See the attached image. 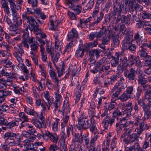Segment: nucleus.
Instances as JSON below:
<instances>
[{"instance_id":"nucleus-21","label":"nucleus","mask_w":151,"mask_h":151,"mask_svg":"<svg viewBox=\"0 0 151 151\" xmlns=\"http://www.w3.org/2000/svg\"><path fill=\"white\" fill-rule=\"evenodd\" d=\"M55 51L56 52L55 54L53 53L51 54V60L55 65V63L57 62L60 56V53H61V52H60L59 51Z\"/></svg>"},{"instance_id":"nucleus-27","label":"nucleus","mask_w":151,"mask_h":151,"mask_svg":"<svg viewBox=\"0 0 151 151\" xmlns=\"http://www.w3.org/2000/svg\"><path fill=\"white\" fill-rule=\"evenodd\" d=\"M138 58L133 55H131L129 59L128 62V66L129 67H131L135 63H136V60Z\"/></svg>"},{"instance_id":"nucleus-23","label":"nucleus","mask_w":151,"mask_h":151,"mask_svg":"<svg viewBox=\"0 0 151 151\" xmlns=\"http://www.w3.org/2000/svg\"><path fill=\"white\" fill-rule=\"evenodd\" d=\"M96 38L101 40L106 36V29H101L99 32H96Z\"/></svg>"},{"instance_id":"nucleus-26","label":"nucleus","mask_w":151,"mask_h":151,"mask_svg":"<svg viewBox=\"0 0 151 151\" xmlns=\"http://www.w3.org/2000/svg\"><path fill=\"white\" fill-rule=\"evenodd\" d=\"M55 18L54 16H51L50 19V27L49 28V29L50 30H55L56 29V26H55L57 23L53 19Z\"/></svg>"},{"instance_id":"nucleus-54","label":"nucleus","mask_w":151,"mask_h":151,"mask_svg":"<svg viewBox=\"0 0 151 151\" xmlns=\"http://www.w3.org/2000/svg\"><path fill=\"white\" fill-rule=\"evenodd\" d=\"M141 118L142 115L141 114L136 117L134 121V124L135 126H138L141 123L140 121L141 120Z\"/></svg>"},{"instance_id":"nucleus-12","label":"nucleus","mask_w":151,"mask_h":151,"mask_svg":"<svg viewBox=\"0 0 151 151\" xmlns=\"http://www.w3.org/2000/svg\"><path fill=\"white\" fill-rule=\"evenodd\" d=\"M78 35L77 30L73 28L71 31L68 33L67 40L69 41L72 40L74 38H77Z\"/></svg>"},{"instance_id":"nucleus-57","label":"nucleus","mask_w":151,"mask_h":151,"mask_svg":"<svg viewBox=\"0 0 151 151\" xmlns=\"http://www.w3.org/2000/svg\"><path fill=\"white\" fill-rule=\"evenodd\" d=\"M13 55L16 58L17 61L19 63V64L22 63L23 60L21 58V56L19 55L17 52H14L13 53Z\"/></svg>"},{"instance_id":"nucleus-38","label":"nucleus","mask_w":151,"mask_h":151,"mask_svg":"<svg viewBox=\"0 0 151 151\" xmlns=\"http://www.w3.org/2000/svg\"><path fill=\"white\" fill-rule=\"evenodd\" d=\"M129 139L131 142H133L137 141L139 137V136L136 133H133L132 134L129 135L128 136Z\"/></svg>"},{"instance_id":"nucleus-25","label":"nucleus","mask_w":151,"mask_h":151,"mask_svg":"<svg viewBox=\"0 0 151 151\" xmlns=\"http://www.w3.org/2000/svg\"><path fill=\"white\" fill-rule=\"evenodd\" d=\"M143 110L145 112V115L143 118V121L150 118H151V112L150 108H147V107L145 108Z\"/></svg>"},{"instance_id":"nucleus-9","label":"nucleus","mask_w":151,"mask_h":151,"mask_svg":"<svg viewBox=\"0 0 151 151\" xmlns=\"http://www.w3.org/2000/svg\"><path fill=\"white\" fill-rule=\"evenodd\" d=\"M42 96L45 98V100L44 101L48 109H49L52 104V102L51 101L49 92L48 91L44 92L42 93Z\"/></svg>"},{"instance_id":"nucleus-19","label":"nucleus","mask_w":151,"mask_h":151,"mask_svg":"<svg viewBox=\"0 0 151 151\" xmlns=\"http://www.w3.org/2000/svg\"><path fill=\"white\" fill-rule=\"evenodd\" d=\"M54 37L55 38V47L56 49L55 51H59L60 52H61V49L62 47L61 44L58 40V36L57 35H54Z\"/></svg>"},{"instance_id":"nucleus-58","label":"nucleus","mask_w":151,"mask_h":151,"mask_svg":"<svg viewBox=\"0 0 151 151\" xmlns=\"http://www.w3.org/2000/svg\"><path fill=\"white\" fill-rule=\"evenodd\" d=\"M124 55L122 53H119V52H116L115 53V55L113 57L115 58V59L117 60L119 62L121 60L122 56H123Z\"/></svg>"},{"instance_id":"nucleus-50","label":"nucleus","mask_w":151,"mask_h":151,"mask_svg":"<svg viewBox=\"0 0 151 151\" xmlns=\"http://www.w3.org/2000/svg\"><path fill=\"white\" fill-rule=\"evenodd\" d=\"M72 79L71 80V86H78L79 84L78 83V79L77 77H76V78L75 77H74V78L73 77H72Z\"/></svg>"},{"instance_id":"nucleus-29","label":"nucleus","mask_w":151,"mask_h":151,"mask_svg":"<svg viewBox=\"0 0 151 151\" xmlns=\"http://www.w3.org/2000/svg\"><path fill=\"white\" fill-rule=\"evenodd\" d=\"M145 75H140L138 76V82L139 84H140L141 85H145L147 83V80L145 78Z\"/></svg>"},{"instance_id":"nucleus-46","label":"nucleus","mask_w":151,"mask_h":151,"mask_svg":"<svg viewBox=\"0 0 151 151\" xmlns=\"http://www.w3.org/2000/svg\"><path fill=\"white\" fill-rule=\"evenodd\" d=\"M59 121V119H56L55 121L52 124V129L55 132H57L58 131Z\"/></svg>"},{"instance_id":"nucleus-14","label":"nucleus","mask_w":151,"mask_h":151,"mask_svg":"<svg viewBox=\"0 0 151 151\" xmlns=\"http://www.w3.org/2000/svg\"><path fill=\"white\" fill-rule=\"evenodd\" d=\"M70 109L69 104L68 103V101H65L62 108L61 112L63 115L64 114H70Z\"/></svg>"},{"instance_id":"nucleus-17","label":"nucleus","mask_w":151,"mask_h":151,"mask_svg":"<svg viewBox=\"0 0 151 151\" xmlns=\"http://www.w3.org/2000/svg\"><path fill=\"white\" fill-rule=\"evenodd\" d=\"M22 140V136L19 134H16L14 133L13 134L12 140H13L15 141L18 145H19L20 144Z\"/></svg>"},{"instance_id":"nucleus-59","label":"nucleus","mask_w":151,"mask_h":151,"mask_svg":"<svg viewBox=\"0 0 151 151\" xmlns=\"http://www.w3.org/2000/svg\"><path fill=\"white\" fill-rule=\"evenodd\" d=\"M110 39V35H107L106 37L103 38V39L102 40V42L103 44H104V45L108 44Z\"/></svg>"},{"instance_id":"nucleus-56","label":"nucleus","mask_w":151,"mask_h":151,"mask_svg":"<svg viewBox=\"0 0 151 151\" xmlns=\"http://www.w3.org/2000/svg\"><path fill=\"white\" fill-rule=\"evenodd\" d=\"M121 20L122 22L125 23L128 25L130 23L129 17H126L125 16H122Z\"/></svg>"},{"instance_id":"nucleus-33","label":"nucleus","mask_w":151,"mask_h":151,"mask_svg":"<svg viewBox=\"0 0 151 151\" xmlns=\"http://www.w3.org/2000/svg\"><path fill=\"white\" fill-rule=\"evenodd\" d=\"M18 115L20 117V119H18L19 121H29V119L28 116L24 112H21Z\"/></svg>"},{"instance_id":"nucleus-51","label":"nucleus","mask_w":151,"mask_h":151,"mask_svg":"<svg viewBox=\"0 0 151 151\" xmlns=\"http://www.w3.org/2000/svg\"><path fill=\"white\" fill-rule=\"evenodd\" d=\"M71 41L66 45L65 50L64 51L68 52L71 50L72 47L74 46L73 41L72 40Z\"/></svg>"},{"instance_id":"nucleus-40","label":"nucleus","mask_w":151,"mask_h":151,"mask_svg":"<svg viewBox=\"0 0 151 151\" xmlns=\"http://www.w3.org/2000/svg\"><path fill=\"white\" fill-rule=\"evenodd\" d=\"M81 142L84 145H88L89 142V137L86 134H83Z\"/></svg>"},{"instance_id":"nucleus-44","label":"nucleus","mask_w":151,"mask_h":151,"mask_svg":"<svg viewBox=\"0 0 151 151\" xmlns=\"http://www.w3.org/2000/svg\"><path fill=\"white\" fill-rule=\"evenodd\" d=\"M116 35H113L112 36L111 39L113 42L112 44H113L115 46H118L119 44V41Z\"/></svg>"},{"instance_id":"nucleus-35","label":"nucleus","mask_w":151,"mask_h":151,"mask_svg":"<svg viewBox=\"0 0 151 151\" xmlns=\"http://www.w3.org/2000/svg\"><path fill=\"white\" fill-rule=\"evenodd\" d=\"M115 92L113 93L111 96V103H115V101L116 100L115 98H117L121 93V91L119 89L118 90H116Z\"/></svg>"},{"instance_id":"nucleus-48","label":"nucleus","mask_w":151,"mask_h":151,"mask_svg":"<svg viewBox=\"0 0 151 151\" xmlns=\"http://www.w3.org/2000/svg\"><path fill=\"white\" fill-rule=\"evenodd\" d=\"M98 136L96 135L94 137L92 138L90 142V146L93 147V150L94 151L95 149V143L96 141L97 138Z\"/></svg>"},{"instance_id":"nucleus-6","label":"nucleus","mask_w":151,"mask_h":151,"mask_svg":"<svg viewBox=\"0 0 151 151\" xmlns=\"http://www.w3.org/2000/svg\"><path fill=\"white\" fill-rule=\"evenodd\" d=\"M129 118L127 117H121L119 119V121L117 122L116 125V127L120 124V127H124V130H127L129 129L128 125L129 124V121H127L128 120Z\"/></svg>"},{"instance_id":"nucleus-31","label":"nucleus","mask_w":151,"mask_h":151,"mask_svg":"<svg viewBox=\"0 0 151 151\" xmlns=\"http://www.w3.org/2000/svg\"><path fill=\"white\" fill-rule=\"evenodd\" d=\"M131 96L128 95L126 93L124 92L123 93L119 96L118 99H120L122 102L126 101L128 99L131 98Z\"/></svg>"},{"instance_id":"nucleus-63","label":"nucleus","mask_w":151,"mask_h":151,"mask_svg":"<svg viewBox=\"0 0 151 151\" xmlns=\"http://www.w3.org/2000/svg\"><path fill=\"white\" fill-rule=\"evenodd\" d=\"M121 60L120 61L121 62H122V64H123L126 66L128 65V60L127 58L124 56V55L123 56H122Z\"/></svg>"},{"instance_id":"nucleus-18","label":"nucleus","mask_w":151,"mask_h":151,"mask_svg":"<svg viewBox=\"0 0 151 151\" xmlns=\"http://www.w3.org/2000/svg\"><path fill=\"white\" fill-rule=\"evenodd\" d=\"M18 67L24 73H25V78L26 79L28 78V75L29 74V71L27 69V67L24 65L23 63L18 64L17 65Z\"/></svg>"},{"instance_id":"nucleus-22","label":"nucleus","mask_w":151,"mask_h":151,"mask_svg":"<svg viewBox=\"0 0 151 151\" xmlns=\"http://www.w3.org/2000/svg\"><path fill=\"white\" fill-rule=\"evenodd\" d=\"M81 45H79L78 48L76 51L75 55L77 57L82 58L84 55L85 51L83 48H81Z\"/></svg>"},{"instance_id":"nucleus-37","label":"nucleus","mask_w":151,"mask_h":151,"mask_svg":"<svg viewBox=\"0 0 151 151\" xmlns=\"http://www.w3.org/2000/svg\"><path fill=\"white\" fill-rule=\"evenodd\" d=\"M81 88H77L76 89L75 93V95L76 96L75 100L76 102H78L80 100V98L81 96Z\"/></svg>"},{"instance_id":"nucleus-7","label":"nucleus","mask_w":151,"mask_h":151,"mask_svg":"<svg viewBox=\"0 0 151 151\" xmlns=\"http://www.w3.org/2000/svg\"><path fill=\"white\" fill-rule=\"evenodd\" d=\"M139 2L137 1V2L136 0H125V12H126L128 7L129 6V9L131 12V11L132 12L133 9L135 8Z\"/></svg>"},{"instance_id":"nucleus-39","label":"nucleus","mask_w":151,"mask_h":151,"mask_svg":"<svg viewBox=\"0 0 151 151\" xmlns=\"http://www.w3.org/2000/svg\"><path fill=\"white\" fill-rule=\"evenodd\" d=\"M113 116L115 117H116L117 119H118V116H120L122 115V113L120 111L118 108H116L114 109V111L112 113Z\"/></svg>"},{"instance_id":"nucleus-2","label":"nucleus","mask_w":151,"mask_h":151,"mask_svg":"<svg viewBox=\"0 0 151 151\" xmlns=\"http://www.w3.org/2000/svg\"><path fill=\"white\" fill-rule=\"evenodd\" d=\"M105 59L103 58L97 62L96 63V67L97 68L102 65L99 70V73L101 74V77L102 78L108 75L109 72L108 70L110 69V65L106 63L105 62Z\"/></svg>"},{"instance_id":"nucleus-8","label":"nucleus","mask_w":151,"mask_h":151,"mask_svg":"<svg viewBox=\"0 0 151 151\" xmlns=\"http://www.w3.org/2000/svg\"><path fill=\"white\" fill-rule=\"evenodd\" d=\"M23 39L22 41V43L23 44L24 47L27 48H29V45L32 43L33 38H29V34L27 30L23 35Z\"/></svg>"},{"instance_id":"nucleus-24","label":"nucleus","mask_w":151,"mask_h":151,"mask_svg":"<svg viewBox=\"0 0 151 151\" xmlns=\"http://www.w3.org/2000/svg\"><path fill=\"white\" fill-rule=\"evenodd\" d=\"M22 44H19L14 47V50L17 51L15 52H17L18 54L21 56H22V55L24 53V51L22 48Z\"/></svg>"},{"instance_id":"nucleus-10","label":"nucleus","mask_w":151,"mask_h":151,"mask_svg":"<svg viewBox=\"0 0 151 151\" xmlns=\"http://www.w3.org/2000/svg\"><path fill=\"white\" fill-rule=\"evenodd\" d=\"M43 135L44 136L47 137L52 142L56 143L57 142L58 137L56 134L47 131L45 132Z\"/></svg>"},{"instance_id":"nucleus-34","label":"nucleus","mask_w":151,"mask_h":151,"mask_svg":"<svg viewBox=\"0 0 151 151\" xmlns=\"http://www.w3.org/2000/svg\"><path fill=\"white\" fill-rule=\"evenodd\" d=\"M24 111L27 114L33 116H35V114H36L38 116L37 113L35 111H33L32 109H31L27 107L26 106L24 107Z\"/></svg>"},{"instance_id":"nucleus-49","label":"nucleus","mask_w":151,"mask_h":151,"mask_svg":"<svg viewBox=\"0 0 151 151\" xmlns=\"http://www.w3.org/2000/svg\"><path fill=\"white\" fill-rule=\"evenodd\" d=\"M151 97V87H149L145 93V99L149 100Z\"/></svg>"},{"instance_id":"nucleus-47","label":"nucleus","mask_w":151,"mask_h":151,"mask_svg":"<svg viewBox=\"0 0 151 151\" xmlns=\"http://www.w3.org/2000/svg\"><path fill=\"white\" fill-rule=\"evenodd\" d=\"M60 151H67L68 149L67 146L65 144V141H61L60 144Z\"/></svg>"},{"instance_id":"nucleus-30","label":"nucleus","mask_w":151,"mask_h":151,"mask_svg":"<svg viewBox=\"0 0 151 151\" xmlns=\"http://www.w3.org/2000/svg\"><path fill=\"white\" fill-rule=\"evenodd\" d=\"M33 121L34 124L36 127L39 129L45 127L46 126L43 122H40L38 120L36 119H34Z\"/></svg>"},{"instance_id":"nucleus-60","label":"nucleus","mask_w":151,"mask_h":151,"mask_svg":"<svg viewBox=\"0 0 151 151\" xmlns=\"http://www.w3.org/2000/svg\"><path fill=\"white\" fill-rule=\"evenodd\" d=\"M13 134V133L10 132H8L6 133L4 135V138L6 139V140H7L10 138L9 139L11 140Z\"/></svg>"},{"instance_id":"nucleus-1","label":"nucleus","mask_w":151,"mask_h":151,"mask_svg":"<svg viewBox=\"0 0 151 151\" xmlns=\"http://www.w3.org/2000/svg\"><path fill=\"white\" fill-rule=\"evenodd\" d=\"M22 17L24 20H27L29 24V28L31 31H33L36 35L41 32V29L39 27V25L37 24L35 20L32 17H29L25 13L22 15Z\"/></svg>"},{"instance_id":"nucleus-64","label":"nucleus","mask_w":151,"mask_h":151,"mask_svg":"<svg viewBox=\"0 0 151 151\" xmlns=\"http://www.w3.org/2000/svg\"><path fill=\"white\" fill-rule=\"evenodd\" d=\"M132 110V106L126 107L124 110V112L126 113L127 116L131 115V112Z\"/></svg>"},{"instance_id":"nucleus-4","label":"nucleus","mask_w":151,"mask_h":151,"mask_svg":"<svg viewBox=\"0 0 151 151\" xmlns=\"http://www.w3.org/2000/svg\"><path fill=\"white\" fill-rule=\"evenodd\" d=\"M90 126V124L87 119L84 115L80 116L78 119V123L77 125V128L79 129H86Z\"/></svg>"},{"instance_id":"nucleus-28","label":"nucleus","mask_w":151,"mask_h":151,"mask_svg":"<svg viewBox=\"0 0 151 151\" xmlns=\"http://www.w3.org/2000/svg\"><path fill=\"white\" fill-rule=\"evenodd\" d=\"M81 4H77L75 5L71 8L73 10H74L76 13V14H79L81 11L82 9Z\"/></svg>"},{"instance_id":"nucleus-5","label":"nucleus","mask_w":151,"mask_h":151,"mask_svg":"<svg viewBox=\"0 0 151 151\" xmlns=\"http://www.w3.org/2000/svg\"><path fill=\"white\" fill-rule=\"evenodd\" d=\"M127 81L123 77H121L120 80L115 84L113 89L111 90L112 93L114 92L116 90L119 89L122 91V89H124L127 86Z\"/></svg>"},{"instance_id":"nucleus-55","label":"nucleus","mask_w":151,"mask_h":151,"mask_svg":"<svg viewBox=\"0 0 151 151\" xmlns=\"http://www.w3.org/2000/svg\"><path fill=\"white\" fill-rule=\"evenodd\" d=\"M66 3L67 5L70 8L76 5V3L75 0H67Z\"/></svg>"},{"instance_id":"nucleus-16","label":"nucleus","mask_w":151,"mask_h":151,"mask_svg":"<svg viewBox=\"0 0 151 151\" xmlns=\"http://www.w3.org/2000/svg\"><path fill=\"white\" fill-rule=\"evenodd\" d=\"M140 47L138 53L141 57H146L148 55L146 52V47L143 44L140 45Z\"/></svg>"},{"instance_id":"nucleus-42","label":"nucleus","mask_w":151,"mask_h":151,"mask_svg":"<svg viewBox=\"0 0 151 151\" xmlns=\"http://www.w3.org/2000/svg\"><path fill=\"white\" fill-rule=\"evenodd\" d=\"M83 134L82 132H81L80 134L78 133L76 134L74 139L75 141L78 142H81Z\"/></svg>"},{"instance_id":"nucleus-61","label":"nucleus","mask_w":151,"mask_h":151,"mask_svg":"<svg viewBox=\"0 0 151 151\" xmlns=\"http://www.w3.org/2000/svg\"><path fill=\"white\" fill-rule=\"evenodd\" d=\"M99 15V17H97L96 20L94 22V24H98L102 20L104 16V14L102 12H100Z\"/></svg>"},{"instance_id":"nucleus-36","label":"nucleus","mask_w":151,"mask_h":151,"mask_svg":"<svg viewBox=\"0 0 151 151\" xmlns=\"http://www.w3.org/2000/svg\"><path fill=\"white\" fill-rule=\"evenodd\" d=\"M30 48L31 51L30 53L32 55H35V53L37 51L38 46L35 43H32L30 45Z\"/></svg>"},{"instance_id":"nucleus-43","label":"nucleus","mask_w":151,"mask_h":151,"mask_svg":"<svg viewBox=\"0 0 151 151\" xmlns=\"http://www.w3.org/2000/svg\"><path fill=\"white\" fill-rule=\"evenodd\" d=\"M151 65V56L148 55L145 58V62L144 64V66Z\"/></svg>"},{"instance_id":"nucleus-45","label":"nucleus","mask_w":151,"mask_h":151,"mask_svg":"<svg viewBox=\"0 0 151 151\" xmlns=\"http://www.w3.org/2000/svg\"><path fill=\"white\" fill-rule=\"evenodd\" d=\"M19 124V121L15 120L9 123L6 126L8 128L11 129L15 126H17Z\"/></svg>"},{"instance_id":"nucleus-32","label":"nucleus","mask_w":151,"mask_h":151,"mask_svg":"<svg viewBox=\"0 0 151 151\" xmlns=\"http://www.w3.org/2000/svg\"><path fill=\"white\" fill-rule=\"evenodd\" d=\"M100 51L96 49L91 50L89 51V54L90 57H94L96 56V58H98L99 56Z\"/></svg>"},{"instance_id":"nucleus-15","label":"nucleus","mask_w":151,"mask_h":151,"mask_svg":"<svg viewBox=\"0 0 151 151\" xmlns=\"http://www.w3.org/2000/svg\"><path fill=\"white\" fill-rule=\"evenodd\" d=\"M116 5H115L114 6H113L114 10L111 12L112 16H115L117 12L118 15L120 16L121 14V12L123 9L125 10V8L124 7V6L123 4H121L119 6V10H117L116 8Z\"/></svg>"},{"instance_id":"nucleus-52","label":"nucleus","mask_w":151,"mask_h":151,"mask_svg":"<svg viewBox=\"0 0 151 151\" xmlns=\"http://www.w3.org/2000/svg\"><path fill=\"white\" fill-rule=\"evenodd\" d=\"M99 4H96L95 7L93 10V11L92 14V16L93 17H95L98 14L99 11Z\"/></svg>"},{"instance_id":"nucleus-3","label":"nucleus","mask_w":151,"mask_h":151,"mask_svg":"<svg viewBox=\"0 0 151 151\" xmlns=\"http://www.w3.org/2000/svg\"><path fill=\"white\" fill-rule=\"evenodd\" d=\"M133 34L128 32L125 34L124 40L122 41V49L123 52L127 50V47L132 43Z\"/></svg>"},{"instance_id":"nucleus-13","label":"nucleus","mask_w":151,"mask_h":151,"mask_svg":"<svg viewBox=\"0 0 151 151\" xmlns=\"http://www.w3.org/2000/svg\"><path fill=\"white\" fill-rule=\"evenodd\" d=\"M136 73L137 72L135 68H132L129 69V72L127 75L124 74V75L127 77L129 80L132 81L135 79Z\"/></svg>"},{"instance_id":"nucleus-20","label":"nucleus","mask_w":151,"mask_h":151,"mask_svg":"<svg viewBox=\"0 0 151 151\" xmlns=\"http://www.w3.org/2000/svg\"><path fill=\"white\" fill-rule=\"evenodd\" d=\"M94 0H90L88 3L84 4L83 6V10H90L93 8L94 4Z\"/></svg>"},{"instance_id":"nucleus-41","label":"nucleus","mask_w":151,"mask_h":151,"mask_svg":"<svg viewBox=\"0 0 151 151\" xmlns=\"http://www.w3.org/2000/svg\"><path fill=\"white\" fill-rule=\"evenodd\" d=\"M129 149H132V151H139L140 149V147L138 143H135L134 145L132 146H130L129 147H126Z\"/></svg>"},{"instance_id":"nucleus-62","label":"nucleus","mask_w":151,"mask_h":151,"mask_svg":"<svg viewBox=\"0 0 151 151\" xmlns=\"http://www.w3.org/2000/svg\"><path fill=\"white\" fill-rule=\"evenodd\" d=\"M133 89V86H128L127 88L126 91L124 92L125 93H127V94L128 95L131 96V95L132 93Z\"/></svg>"},{"instance_id":"nucleus-53","label":"nucleus","mask_w":151,"mask_h":151,"mask_svg":"<svg viewBox=\"0 0 151 151\" xmlns=\"http://www.w3.org/2000/svg\"><path fill=\"white\" fill-rule=\"evenodd\" d=\"M141 15L143 19L151 18V14L145 11L142 12Z\"/></svg>"},{"instance_id":"nucleus-11","label":"nucleus","mask_w":151,"mask_h":151,"mask_svg":"<svg viewBox=\"0 0 151 151\" xmlns=\"http://www.w3.org/2000/svg\"><path fill=\"white\" fill-rule=\"evenodd\" d=\"M49 73L51 79L55 83V86L58 87L60 85L59 81L57 78L56 73L52 69L50 70L49 71Z\"/></svg>"}]
</instances>
